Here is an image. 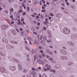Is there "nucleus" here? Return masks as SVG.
Returning a JSON list of instances; mask_svg holds the SVG:
<instances>
[{
    "instance_id": "obj_1",
    "label": "nucleus",
    "mask_w": 77,
    "mask_h": 77,
    "mask_svg": "<svg viewBox=\"0 0 77 77\" xmlns=\"http://www.w3.org/2000/svg\"><path fill=\"white\" fill-rule=\"evenodd\" d=\"M11 32H12L14 35H17V32L14 29H12L11 30Z\"/></svg>"
},
{
    "instance_id": "obj_2",
    "label": "nucleus",
    "mask_w": 77,
    "mask_h": 77,
    "mask_svg": "<svg viewBox=\"0 0 77 77\" xmlns=\"http://www.w3.org/2000/svg\"><path fill=\"white\" fill-rule=\"evenodd\" d=\"M47 70H49V69L50 70V71H51V72H56V71H55V70H52V69H50V68L48 67L47 68Z\"/></svg>"
},
{
    "instance_id": "obj_3",
    "label": "nucleus",
    "mask_w": 77,
    "mask_h": 77,
    "mask_svg": "<svg viewBox=\"0 0 77 77\" xmlns=\"http://www.w3.org/2000/svg\"><path fill=\"white\" fill-rule=\"evenodd\" d=\"M61 51L62 53H63L64 54H67V53H66V51H65L63 50H61Z\"/></svg>"
},
{
    "instance_id": "obj_4",
    "label": "nucleus",
    "mask_w": 77,
    "mask_h": 77,
    "mask_svg": "<svg viewBox=\"0 0 77 77\" xmlns=\"http://www.w3.org/2000/svg\"><path fill=\"white\" fill-rule=\"evenodd\" d=\"M3 42L5 44H7V43H8V40L6 39V38H4L3 39Z\"/></svg>"
},
{
    "instance_id": "obj_5",
    "label": "nucleus",
    "mask_w": 77,
    "mask_h": 77,
    "mask_svg": "<svg viewBox=\"0 0 77 77\" xmlns=\"http://www.w3.org/2000/svg\"><path fill=\"white\" fill-rule=\"evenodd\" d=\"M12 46H11V45H7V48H12Z\"/></svg>"
},
{
    "instance_id": "obj_6",
    "label": "nucleus",
    "mask_w": 77,
    "mask_h": 77,
    "mask_svg": "<svg viewBox=\"0 0 77 77\" xmlns=\"http://www.w3.org/2000/svg\"><path fill=\"white\" fill-rule=\"evenodd\" d=\"M2 30H4L6 28V26L5 25H2L1 26Z\"/></svg>"
},
{
    "instance_id": "obj_7",
    "label": "nucleus",
    "mask_w": 77,
    "mask_h": 77,
    "mask_svg": "<svg viewBox=\"0 0 77 77\" xmlns=\"http://www.w3.org/2000/svg\"><path fill=\"white\" fill-rule=\"evenodd\" d=\"M73 63L72 62H69L68 63V65L69 66H71V65H72Z\"/></svg>"
},
{
    "instance_id": "obj_8",
    "label": "nucleus",
    "mask_w": 77,
    "mask_h": 77,
    "mask_svg": "<svg viewBox=\"0 0 77 77\" xmlns=\"http://www.w3.org/2000/svg\"><path fill=\"white\" fill-rule=\"evenodd\" d=\"M18 66H19V69L20 70H21V69H23V68H22V67H21V66L19 64Z\"/></svg>"
},
{
    "instance_id": "obj_9",
    "label": "nucleus",
    "mask_w": 77,
    "mask_h": 77,
    "mask_svg": "<svg viewBox=\"0 0 77 77\" xmlns=\"http://www.w3.org/2000/svg\"><path fill=\"white\" fill-rule=\"evenodd\" d=\"M0 71L2 72H4L5 71V69L2 68V69H0Z\"/></svg>"
},
{
    "instance_id": "obj_10",
    "label": "nucleus",
    "mask_w": 77,
    "mask_h": 77,
    "mask_svg": "<svg viewBox=\"0 0 77 77\" xmlns=\"http://www.w3.org/2000/svg\"><path fill=\"white\" fill-rule=\"evenodd\" d=\"M37 57H38V55H36L34 56V59L35 60L36 59V58H37Z\"/></svg>"
},
{
    "instance_id": "obj_11",
    "label": "nucleus",
    "mask_w": 77,
    "mask_h": 77,
    "mask_svg": "<svg viewBox=\"0 0 77 77\" xmlns=\"http://www.w3.org/2000/svg\"><path fill=\"white\" fill-rule=\"evenodd\" d=\"M49 60H51V62H53V63H54V61H53V58H50L49 59Z\"/></svg>"
},
{
    "instance_id": "obj_12",
    "label": "nucleus",
    "mask_w": 77,
    "mask_h": 77,
    "mask_svg": "<svg viewBox=\"0 0 77 77\" xmlns=\"http://www.w3.org/2000/svg\"><path fill=\"white\" fill-rule=\"evenodd\" d=\"M27 39L28 41H30L32 40V38H30L29 37H28Z\"/></svg>"
},
{
    "instance_id": "obj_13",
    "label": "nucleus",
    "mask_w": 77,
    "mask_h": 77,
    "mask_svg": "<svg viewBox=\"0 0 77 77\" xmlns=\"http://www.w3.org/2000/svg\"><path fill=\"white\" fill-rule=\"evenodd\" d=\"M43 39L45 41H46V40H47V39L46 38V37L45 36H43Z\"/></svg>"
},
{
    "instance_id": "obj_14",
    "label": "nucleus",
    "mask_w": 77,
    "mask_h": 77,
    "mask_svg": "<svg viewBox=\"0 0 77 77\" xmlns=\"http://www.w3.org/2000/svg\"><path fill=\"white\" fill-rule=\"evenodd\" d=\"M47 51L48 53H50V54H52V53H51V52H50V51H49L48 50Z\"/></svg>"
},
{
    "instance_id": "obj_15",
    "label": "nucleus",
    "mask_w": 77,
    "mask_h": 77,
    "mask_svg": "<svg viewBox=\"0 0 77 77\" xmlns=\"http://www.w3.org/2000/svg\"><path fill=\"white\" fill-rule=\"evenodd\" d=\"M32 74H33L34 77H35V75H36V74H37V73L35 72L34 73V72H33L32 73Z\"/></svg>"
},
{
    "instance_id": "obj_16",
    "label": "nucleus",
    "mask_w": 77,
    "mask_h": 77,
    "mask_svg": "<svg viewBox=\"0 0 77 77\" xmlns=\"http://www.w3.org/2000/svg\"><path fill=\"white\" fill-rule=\"evenodd\" d=\"M12 43H13V44H17L18 43V42H14V41H12Z\"/></svg>"
},
{
    "instance_id": "obj_17",
    "label": "nucleus",
    "mask_w": 77,
    "mask_h": 77,
    "mask_svg": "<svg viewBox=\"0 0 77 77\" xmlns=\"http://www.w3.org/2000/svg\"><path fill=\"white\" fill-rule=\"evenodd\" d=\"M56 16L57 17H60V16H61V15H60V14H57L56 15Z\"/></svg>"
},
{
    "instance_id": "obj_18",
    "label": "nucleus",
    "mask_w": 77,
    "mask_h": 77,
    "mask_svg": "<svg viewBox=\"0 0 77 77\" xmlns=\"http://www.w3.org/2000/svg\"><path fill=\"white\" fill-rule=\"evenodd\" d=\"M22 6L24 7V9H26V6H25L24 4L23 3H22Z\"/></svg>"
},
{
    "instance_id": "obj_19",
    "label": "nucleus",
    "mask_w": 77,
    "mask_h": 77,
    "mask_svg": "<svg viewBox=\"0 0 77 77\" xmlns=\"http://www.w3.org/2000/svg\"><path fill=\"white\" fill-rule=\"evenodd\" d=\"M70 44H70V45H71V46H73L74 45V44L73 43H72V42H70Z\"/></svg>"
},
{
    "instance_id": "obj_20",
    "label": "nucleus",
    "mask_w": 77,
    "mask_h": 77,
    "mask_svg": "<svg viewBox=\"0 0 77 77\" xmlns=\"http://www.w3.org/2000/svg\"><path fill=\"white\" fill-rule=\"evenodd\" d=\"M46 67H49V68H50V67H51V66H48V65L47 64L46 65Z\"/></svg>"
},
{
    "instance_id": "obj_21",
    "label": "nucleus",
    "mask_w": 77,
    "mask_h": 77,
    "mask_svg": "<svg viewBox=\"0 0 77 77\" xmlns=\"http://www.w3.org/2000/svg\"><path fill=\"white\" fill-rule=\"evenodd\" d=\"M75 35H72L71 36L72 38H75Z\"/></svg>"
},
{
    "instance_id": "obj_22",
    "label": "nucleus",
    "mask_w": 77,
    "mask_h": 77,
    "mask_svg": "<svg viewBox=\"0 0 77 77\" xmlns=\"http://www.w3.org/2000/svg\"><path fill=\"white\" fill-rule=\"evenodd\" d=\"M47 42L48 43H49L50 42H51V41L49 40L47 41Z\"/></svg>"
},
{
    "instance_id": "obj_23",
    "label": "nucleus",
    "mask_w": 77,
    "mask_h": 77,
    "mask_svg": "<svg viewBox=\"0 0 77 77\" xmlns=\"http://www.w3.org/2000/svg\"><path fill=\"white\" fill-rule=\"evenodd\" d=\"M66 30L65 31H64V30H63V32L64 33H65V34H67V32H66Z\"/></svg>"
},
{
    "instance_id": "obj_24",
    "label": "nucleus",
    "mask_w": 77,
    "mask_h": 77,
    "mask_svg": "<svg viewBox=\"0 0 77 77\" xmlns=\"http://www.w3.org/2000/svg\"><path fill=\"white\" fill-rule=\"evenodd\" d=\"M70 8H72L73 9H74V7L72 5L70 6Z\"/></svg>"
},
{
    "instance_id": "obj_25",
    "label": "nucleus",
    "mask_w": 77,
    "mask_h": 77,
    "mask_svg": "<svg viewBox=\"0 0 77 77\" xmlns=\"http://www.w3.org/2000/svg\"><path fill=\"white\" fill-rule=\"evenodd\" d=\"M35 44H36L37 45H38V41H36L35 42Z\"/></svg>"
},
{
    "instance_id": "obj_26",
    "label": "nucleus",
    "mask_w": 77,
    "mask_h": 77,
    "mask_svg": "<svg viewBox=\"0 0 77 77\" xmlns=\"http://www.w3.org/2000/svg\"><path fill=\"white\" fill-rule=\"evenodd\" d=\"M10 12L14 11V9L13 8H11L10 10Z\"/></svg>"
},
{
    "instance_id": "obj_27",
    "label": "nucleus",
    "mask_w": 77,
    "mask_h": 77,
    "mask_svg": "<svg viewBox=\"0 0 77 77\" xmlns=\"http://www.w3.org/2000/svg\"><path fill=\"white\" fill-rule=\"evenodd\" d=\"M73 20L75 22H77V19H73Z\"/></svg>"
},
{
    "instance_id": "obj_28",
    "label": "nucleus",
    "mask_w": 77,
    "mask_h": 77,
    "mask_svg": "<svg viewBox=\"0 0 77 77\" xmlns=\"http://www.w3.org/2000/svg\"><path fill=\"white\" fill-rule=\"evenodd\" d=\"M68 34H69V33H70V32H71V31L69 29H68Z\"/></svg>"
},
{
    "instance_id": "obj_29",
    "label": "nucleus",
    "mask_w": 77,
    "mask_h": 77,
    "mask_svg": "<svg viewBox=\"0 0 77 77\" xmlns=\"http://www.w3.org/2000/svg\"><path fill=\"white\" fill-rule=\"evenodd\" d=\"M40 53H44V51L42 50H41L40 51Z\"/></svg>"
},
{
    "instance_id": "obj_30",
    "label": "nucleus",
    "mask_w": 77,
    "mask_h": 77,
    "mask_svg": "<svg viewBox=\"0 0 77 77\" xmlns=\"http://www.w3.org/2000/svg\"><path fill=\"white\" fill-rule=\"evenodd\" d=\"M18 24H20L21 25H22V23L21 22H19V23H18Z\"/></svg>"
},
{
    "instance_id": "obj_31",
    "label": "nucleus",
    "mask_w": 77,
    "mask_h": 77,
    "mask_svg": "<svg viewBox=\"0 0 77 77\" xmlns=\"http://www.w3.org/2000/svg\"><path fill=\"white\" fill-rule=\"evenodd\" d=\"M42 1V3H45V2L44 1V0H41Z\"/></svg>"
},
{
    "instance_id": "obj_32",
    "label": "nucleus",
    "mask_w": 77,
    "mask_h": 77,
    "mask_svg": "<svg viewBox=\"0 0 77 77\" xmlns=\"http://www.w3.org/2000/svg\"><path fill=\"white\" fill-rule=\"evenodd\" d=\"M42 12H45V10H42Z\"/></svg>"
},
{
    "instance_id": "obj_33",
    "label": "nucleus",
    "mask_w": 77,
    "mask_h": 77,
    "mask_svg": "<svg viewBox=\"0 0 77 77\" xmlns=\"http://www.w3.org/2000/svg\"><path fill=\"white\" fill-rule=\"evenodd\" d=\"M50 15L51 16H52V17H53V16H54V15H53V14L52 13Z\"/></svg>"
},
{
    "instance_id": "obj_34",
    "label": "nucleus",
    "mask_w": 77,
    "mask_h": 77,
    "mask_svg": "<svg viewBox=\"0 0 77 77\" xmlns=\"http://www.w3.org/2000/svg\"><path fill=\"white\" fill-rule=\"evenodd\" d=\"M31 29L32 30V31H34V30H35V29H34V28L33 27H32Z\"/></svg>"
},
{
    "instance_id": "obj_35",
    "label": "nucleus",
    "mask_w": 77,
    "mask_h": 77,
    "mask_svg": "<svg viewBox=\"0 0 77 77\" xmlns=\"http://www.w3.org/2000/svg\"><path fill=\"white\" fill-rule=\"evenodd\" d=\"M70 42H68V44H69V45H71V43H70Z\"/></svg>"
},
{
    "instance_id": "obj_36",
    "label": "nucleus",
    "mask_w": 77,
    "mask_h": 77,
    "mask_svg": "<svg viewBox=\"0 0 77 77\" xmlns=\"http://www.w3.org/2000/svg\"><path fill=\"white\" fill-rule=\"evenodd\" d=\"M11 23L12 24H14V22H11Z\"/></svg>"
},
{
    "instance_id": "obj_37",
    "label": "nucleus",
    "mask_w": 77,
    "mask_h": 77,
    "mask_svg": "<svg viewBox=\"0 0 77 77\" xmlns=\"http://www.w3.org/2000/svg\"><path fill=\"white\" fill-rule=\"evenodd\" d=\"M27 10H28V12H29V7H28L27 8Z\"/></svg>"
},
{
    "instance_id": "obj_38",
    "label": "nucleus",
    "mask_w": 77,
    "mask_h": 77,
    "mask_svg": "<svg viewBox=\"0 0 77 77\" xmlns=\"http://www.w3.org/2000/svg\"><path fill=\"white\" fill-rule=\"evenodd\" d=\"M34 34H35V35H37V33L35 32H33Z\"/></svg>"
},
{
    "instance_id": "obj_39",
    "label": "nucleus",
    "mask_w": 77,
    "mask_h": 77,
    "mask_svg": "<svg viewBox=\"0 0 77 77\" xmlns=\"http://www.w3.org/2000/svg\"><path fill=\"white\" fill-rule=\"evenodd\" d=\"M36 18H39V16H36Z\"/></svg>"
},
{
    "instance_id": "obj_40",
    "label": "nucleus",
    "mask_w": 77,
    "mask_h": 77,
    "mask_svg": "<svg viewBox=\"0 0 77 77\" xmlns=\"http://www.w3.org/2000/svg\"><path fill=\"white\" fill-rule=\"evenodd\" d=\"M70 77H74V76L73 75H70Z\"/></svg>"
},
{
    "instance_id": "obj_41",
    "label": "nucleus",
    "mask_w": 77,
    "mask_h": 77,
    "mask_svg": "<svg viewBox=\"0 0 77 77\" xmlns=\"http://www.w3.org/2000/svg\"><path fill=\"white\" fill-rule=\"evenodd\" d=\"M21 21L23 22V21H24V19H21Z\"/></svg>"
},
{
    "instance_id": "obj_42",
    "label": "nucleus",
    "mask_w": 77,
    "mask_h": 77,
    "mask_svg": "<svg viewBox=\"0 0 77 77\" xmlns=\"http://www.w3.org/2000/svg\"><path fill=\"white\" fill-rule=\"evenodd\" d=\"M18 12H19L21 13V12H22V10H20L19 11H18Z\"/></svg>"
},
{
    "instance_id": "obj_43",
    "label": "nucleus",
    "mask_w": 77,
    "mask_h": 77,
    "mask_svg": "<svg viewBox=\"0 0 77 77\" xmlns=\"http://www.w3.org/2000/svg\"><path fill=\"white\" fill-rule=\"evenodd\" d=\"M25 14H26V12H24L23 13V15H25Z\"/></svg>"
},
{
    "instance_id": "obj_44",
    "label": "nucleus",
    "mask_w": 77,
    "mask_h": 77,
    "mask_svg": "<svg viewBox=\"0 0 77 77\" xmlns=\"http://www.w3.org/2000/svg\"><path fill=\"white\" fill-rule=\"evenodd\" d=\"M37 25H38V26H40V23H37Z\"/></svg>"
},
{
    "instance_id": "obj_45",
    "label": "nucleus",
    "mask_w": 77,
    "mask_h": 77,
    "mask_svg": "<svg viewBox=\"0 0 77 77\" xmlns=\"http://www.w3.org/2000/svg\"><path fill=\"white\" fill-rule=\"evenodd\" d=\"M42 9H45V7L43 6L42 7Z\"/></svg>"
},
{
    "instance_id": "obj_46",
    "label": "nucleus",
    "mask_w": 77,
    "mask_h": 77,
    "mask_svg": "<svg viewBox=\"0 0 77 77\" xmlns=\"http://www.w3.org/2000/svg\"><path fill=\"white\" fill-rule=\"evenodd\" d=\"M34 24H36V22L35 21H34Z\"/></svg>"
},
{
    "instance_id": "obj_47",
    "label": "nucleus",
    "mask_w": 77,
    "mask_h": 77,
    "mask_svg": "<svg viewBox=\"0 0 77 77\" xmlns=\"http://www.w3.org/2000/svg\"><path fill=\"white\" fill-rule=\"evenodd\" d=\"M42 36H41L40 37V40H41V39H42Z\"/></svg>"
},
{
    "instance_id": "obj_48",
    "label": "nucleus",
    "mask_w": 77,
    "mask_h": 77,
    "mask_svg": "<svg viewBox=\"0 0 77 77\" xmlns=\"http://www.w3.org/2000/svg\"><path fill=\"white\" fill-rule=\"evenodd\" d=\"M44 71H47V69H44Z\"/></svg>"
},
{
    "instance_id": "obj_49",
    "label": "nucleus",
    "mask_w": 77,
    "mask_h": 77,
    "mask_svg": "<svg viewBox=\"0 0 77 77\" xmlns=\"http://www.w3.org/2000/svg\"><path fill=\"white\" fill-rule=\"evenodd\" d=\"M48 20V19H45V21H46V22H47V21Z\"/></svg>"
},
{
    "instance_id": "obj_50",
    "label": "nucleus",
    "mask_w": 77,
    "mask_h": 77,
    "mask_svg": "<svg viewBox=\"0 0 77 77\" xmlns=\"http://www.w3.org/2000/svg\"><path fill=\"white\" fill-rule=\"evenodd\" d=\"M20 30L21 31L23 30V29H22V28H20Z\"/></svg>"
},
{
    "instance_id": "obj_51",
    "label": "nucleus",
    "mask_w": 77,
    "mask_h": 77,
    "mask_svg": "<svg viewBox=\"0 0 77 77\" xmlns=\"http://www.w3.org/2000/svg\"><path fill=\"white\" fill-rule=\"evenodd\" d=\"M25 44H27V41H25Z\"/></svg>"
},
{
    "instance_id": "obj_52",
    "label": "nucleus",
    "mask_w": 77,
    "mask_h": 77,
    "mask_svg": "<svg viewBox=\"0 0 77 77\" xmlns=\"http://www.w3.org/2000/svg\"><path fill=\"white\" fill-rule=\"evenodd\" d=\"M18 22L19 23H20V19H19L18 20Z\"/></svg>"
},
{
    "instance_id": "obj_53",
    "label": "nucleus",
    "mask_w": 77,
    "mask_h": 77,
    "mask_svg": "<svg viewBox=\"0 0 77 77\" xmlns=\"http://www.w3.org/2000/svg\"><path fill=\"white\" fill-rule=\"evenodd\" d=\"M61 9H62L63 10L65 8H64L62 7V8H61Z\"/></svg>"
},
{
    "instance_id": "obj_54",
    "label": "nucleus",
    "mask_w": 77,
    "mask_h": 77,
    "mask_svg": "<svg viewBox=\"0 0 77 77\" xmlns=\"http://www.w3.org/2000/svg\"><path fill=\"white\" fill-rule=\"evenodd\" d=\"M49 20H51V17H49Z\"/></svg>"
},
{
    "instance_id": "obj_55",
    "label": "nucleus",
    "mask_w": 77,
    "mask_h": 77,
    "mask_svg": "<svg viewBox=\"0 0 77 77\" xmlns=\"http://www.w3.org/2000/svg\"><path fill=\"white\" fill-rule=\"evenodd\" d=\"M5 13H6V14H8V11H5Z\"/></svg>"
},
{
    "instance_id": "obj_56",
    "label": "nucleus",
    "mask_w": 77,
    "mask_h": 77,
    "mask_svg": "<svg viewBox=\"0 0 77 77\" xmlns=\"http://www.w3.org/2000/svg\"><path fill=\"white\" fill-rule=\"evenodd\" d=\"M31 16H32V17H35V15H32Z\"/></svg>"
},
{
    "instance_id": "obj_57",
    "label": "nucleus",
    "mask_w": 77,
    "mask_h": 77,
    "mask_svg": "<svg viewBox=\"0 0 77 77\" xmlns=\"http://www.w3.org/2000/svg\"><path fill=\"white\" fill-rule=\"evenodd\" d=\"M23 24H26V23H25V22H24V21L23 22Z\"/></svg>"
},
{
    "instance_id": "obj_58",
    "label": "nucleus",
    "mask_w": 77,
    "mask_h": 77,
    "mask_svg": "<svg viewBox=\"0 0 77 77\" xmlns=\"http://www.w3.org/2000/svg\"><path fill=\"white\" fill-rule=\"evenodd\" d=\"M38 69H41V68L40 67H38Z\"/></svg>"
},
{
    "instance_id": "obj_59",
    "label": "nucleus",
    "mask_w": 77,
    "mask_h": 77,
    "mask_svg": "<svg viewBox=\"0 0 77 77\" xmlns=\"http://www.w3.org/2000/svg\"><path fill=\"white\" fill-rule=\"evenodd\" d=\"M47 5H49V4H50V3L48 2H47Z\"/></svg>"
},
{
    "instance_id": "obj_60",
    "label": "nucleus",
    "mask_w": 77,
    "mask_h": 77,
    "mask_svg": "<svg viewBox=\"0 0 77 77\" xmlns=\"http://www.w3.org/2000/svg\"><path fill=\"white\" fill-rule=\"evenodd\" d=\"M17 17L18 18H20V17L19 16H17Z\"/></svg>"
},
{
    "instance_id": "obj_61",
    "label": "nucleus",
    "mask_w": 77,
    "mask_h": 77,
    "mask_svg": "<svg viewBox=\"0 0 77 77\" xmlns=\"http://www.w3.org/2000/svg\"><path fill=\"white\" fill-rule=\"evenodd\" d=\"M40 5H42V4H41V1H40Z\"/></svg>"
},
{
    "instance_id": "obj_62",
    "label": "nucleus",
    "mask_w": 77,
    "mask_h": 77,
    "mask_svg": "<svg viewBox=\"0 0 77 77\" xmlns=\"http://www.w3.org/2000/svg\"><path fill=\"white\" fill-rule=\"evenodd\" d=\"M43 29L44 30H46V28L45 27L43 28Z\"/></svg>"
},
{
    "instance_id": "obj_63",
    "label": "nucleus",
    "mask_w": 77,
    "mask_h": 77,
    "mask_svg": "<svg viewBox=\"0 0 77 77\" xmlns=\"http://www.w3.org/2000/svg\"><path fill=\"white\" fill-rule=\"evenodd\" d=\"M29 44L30 45H32V42H29Z\"/></svg>"
},
{
    "instance_id": "obj_64",
    "label": "nucleus",
    "mask_w": 77,
    "mask_h": 77,
    "mask_svg": "<svg viewBox=\"0 0 77 77\" xmlns=\"http://www.w3.org/2000/svg\"><path fill=\"white\" fill-rule=\"evenodd\" d=\"M36 28L37 29H39V28L38 27H36Z\"/></svg>"
}]
</instances>
